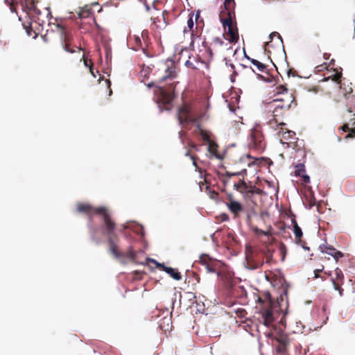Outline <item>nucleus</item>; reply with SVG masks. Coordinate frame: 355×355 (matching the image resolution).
Segmentation results:
<instances>
[{"label":"nucleus","instance_id":"34","mask_svg":"<svg viewBox=\"0 0 355 355\" xmlns=\"http://www.w3.org/2000/svg\"><path fill=\"white\" fill-rule=\"evenodd\" d=\"M275 89H276L275 93L277 94H283V96H284L285 94H288V89L286 88V85H281L277 86Z\"/></svg>","mask_w":355,"mask_h":355},{"label":"nucleus","instance_id":"48","mask_svg":"<svg viewBox=\"0 0 355 355\" xmlns=\"http://www.w3.org/2000/svg\"><path fill=\"white\" fill-rule=\"evenodd\" d=\"M10 10L12 12H15L17 11L15 3L14 1H12L10 3Z\"/></svg>","mask_w":355,"mask_h":355},{"label":"nucleus","instance_id":"9","mask_svg":"<svg viewBox=\"0 0 355 355\" xmlns=\"http://www.w3.org/2000/svg\"><path fill=\"white\" fill-rule=\"evenodd\" d=\"M266 108L269 112H272V119H270L268 124L271 128H275V126L279 122H283L282 119L287 113L286 106L282 107L273 101H270L266 103Z\"/></svg>","mask_w":355,"mask_h":355},{"label":"nucleus","instance_id":"26","mask_svg":"<svg viewBox=\"0 0 355 355\" xmlns=\"http://www.w3.org/2000/svg\"><path fill=\"white\" fill-rule=\"evenodd\" d=\"M264 259L266 263H270L272 259L273 251L268 249L267 246H263Z\"/></svg>","mask_w":355,"mask_h":355},{"label":"nucleus","instance_id":"3","mask_svg":"<svg viewBox=\"0 0 355 355\" xmlns=\"http://www.w3.org/2000/svg\"><path fill=\"white\" fill-rule=\"evenodd\" d=\"M263 246L247 244L245 249L246 268L250 270L259 269L264 263Z\"/></svg>","mask_w":355,"mask_h":355},{"label":"nucleus","instance_id":"50","mask_svg":"<svg viewBox=\"0 0 355 355\" xmlns=\"http://www.w3.org/2000/svg\"><path fill=\"white\" fill-rule=\"evenodd\" d=\"M323 268H324V266H322V268H320V269H316L314 270V273H315L314 277L315 278H318L319 277L318 273L322 272L323 270Z\"/></svg>","mask_w":355,"mask_h":355},{"label":"nucleus","instance_id":"20","mask_svg":"<svg viewBox=\"0 0 355 355\" xmlns=\"http://www.w3.org/2000/svg\"><path fill=\"white\" fill-rule=\"evenodd\" d=\"M246 173H247V170L245 168L242 169L241 171L234 172V173H231L230 171H225V173L221 174V176L223 178L222 181L224 184H227V183L230 182V178L232 177L242 175L243 173L246 174Z\"/></svg>","mask_w":355,"mask_h":355},{"label":"nucleus","instance_id":"46","mask_svg":"<svg viewBox=\"0 0 355 355\" xmlns=\"http://www.w3.org/2000/svg\"><path fill=\"white\" fill-rule=\"evenodd\" d=\"M82 59L84 61V65L87 67H89V65L91 64V62L90 61H92L91 60H88L87 58H85V54L83 55V57H82Z\"/></svg>","mask_w":355,"mask_h":355},{"label":"nucleus","instance_id":"49","mask_svg":"<svg viewBox=\"0 0 355 355\" xmlns=\"http://www.w3.org/2000/svg\"><path fill=\"white\" fill-rule=\"evenodd\" d=\"M90 62H91V64L89 65V71H90L91 74L94 78H96V75L95 74V72L94 71L93 62H92V61H90Z\"/></svg>","mask_w":355,"mask_h":355},{"label":"nucleus","instance_id":"39","mask_svg":"<svg viewBox=\"0 0 355 355\" xmlns=\"http://www.w3.org/2000/svg\"><path fill=\"white\" fill-rule=\"evenodd\" d=\"M151 19L153 20V24L156 26L157 28V24H162V21L160 17H152Z\"/></svg>","mask_w":355,"mask_h":355},{"label":"nucleus","instance_id":"4","mask_svg":"<svg viewBox=\"0 0 355 355\" xmlns=\"http://www.w3.org/2000/svg\"><path fill=\"white\" fill-rule=\"evenodd\" d=\"M58 28L60 31V43L64 51L69 53L83 51L81 47L74 44L73 35L70 30L61 25H58Z\"/></svg>","mask_w":355,"mask_h":355},{"label":"nucleus","instance_id":"54","mask_svg":"<svg viewBox=\"0 0 355 355\" xmlns=\"http://www.w3.org/2000/svg\"><path fill=\"white\" fill-rule=\"evenodd\" d=\"M185 64L187 66V67H191L192 68H194L192 65V63L191 62H189V60L186 62Z\"/></svg>","mask_w":355,"mask_h":355},{"label":"nucleus","instance_id":"30","mask_svg":"<svg viewBox=\"0 0 355 355\" xmlns=\"http://www.w3.org/2000/svg\"><path fill=\"white\" fill-rule=\"evenodd\" d=\"M335 275H336V277L331 278V280L340 281V282H344L343 273L339 268H336L335 269Z\"/></svg>","mask_w":355,"mask_h":355},{"label":"nucleus","instance_id":"33","mask_svg":"<svg viewBox=\"0 0 355 355\" xmlns=\"http://www.w3.org/2000/svg\"><path fill=\"white\" fill-rule=\"evenodd\" d=\"M351 126L349 133L345 137L346 139L355 137V120L352 122Z\"/></svg>","mask_w":355,"mask_h":355},{"label":"nucleus","instance_id":"64","mask_svg":"<svg viewBox=\"0 0 355 355\" xmlns=\"http://www.w3.org/2000/svg\"><path fill=\"white\" fill-rule=\"evenodd\" d=\"M354 32H355V27H354Z\"/></svg>","mask_w":355,"mask_h":355},{"label":"nucleus","instance_id":"63","mask_svg":"<svg viewBox=\"0 0 355 355\" xmlns=\"http://www.w3.org/2000/svg\"><path fill=\"white\" fill-rule=\"evenodd\" d=\"M277 353L279 355H282V354H279V353H278L277 352Z\"/></svg>","mask_w":355,"mask_h":355},{"label":"nucleus","instance_id":"44","mask_svg":"<svg viewBox=\"0 0 355 355\" xmlns=\"http://www.w3.org/2000/svg\"><path fill=\"white\" fill-rule=\"evenodd\" d=\"M349 125H351V123H345L344 124L341 128L340 129L343 131V132H349V130L350 129L351 127H349Z\"/></svg>","mask_w":355,"mask_h":355},{"label":"nucleus","instance_id":"42","mask_svg":"<svg viewBox=\"0 0 355 355\" xmlns=\"http://www.w3.org/2000/svg\"><path fill=\"white\" fill-rule=\"evenodd\" d=\"M301 177H302L303 183L307 184V183L310 182V177L308 175H306L304 173L301 175Z\"/></svg>","mask_w":355,"mask_h":355},{"label":"nucleus","instance_id":"35","mask_svg":"<svg viewBox=\"0 0 355 355\" xmlns=\"http://www.w3.org/2000/svg\"><path fill=\"white\" fill-rule=\"evenodd\" d=\"M141 37L145 44L144 47H146L148 49V44L149 42L148 31L146 30L143 31L141 33Z\"/></svg>","mask_w":355,"mask_h":355},{"label":"nucleus","instance_id":"57","mask_svg":"<svg viewBox=\"0 0 355 355\" xmlns=\"http://www.w3.org/2000/svg\"><path fill=\"white\" fill-rule=\"evenodd\" d=\"M246 158L248 159L249 160L252 159V157L250 155H246Z\"/></svg>","mask_w":355,"mask_h":355},{"label":"nucleus","instance_id":"52","mask_svg":"<svg viewBox=\"0 0 355 355\" xmlns=\"http://www.w3.org/2000/svg\"><path fill=\"white\" fill-rule=\"evenodd\" d=\"M189 147H191V148H193L195 150H199V148H198V146L196 145V144L193 143V142H191L189 144Z\"/></svg>","mask_w":355,"mask_h":355},{"label":"nucleus","instance_id":"13","mask_svg":"<svg viewBox=\"0 0 355 355\" xmlns=\"http://www.w3.org/2000/svg\"><path fill=\"white\" fill-rule=\"evenodd\" d=\"M272 101L276 103L277 104H279V105H281L282 107L286 105L287 111H288L291 109L293 105L294 107L297 105L295 97L293 96L292 94H285L282 98H275L273 99Z\"/></svg>","mask_w":355,"mask_h":355},{"label":"nucleus","instance_id":"38","mask_svg":"<svg viewBox=\"0 0 355 355\" xmlns=\"http://www.w3.org/2000/svg\"><path fill=\"white\" fill-rule=\"evenodd\" d=\"M343 253L338 250H336V252L332 255V257H334L336 262L339 260L340 258L343 257Z\"/></svg>","mask_w":355,"mask_h":355},{"label":"nucleus","instance_id":"6","mask_svg":"<svg viewBox=\"0 0 355 355\" xmlns=\"http://www.w3.org/2000/svg\"><path fill=\"white\" fill-rule=\"evenodd\" d=\"M250 146L258 153H262L266 147V141L263 134L261 127L259 125H255L250 135Z\"/></svg>","mask_w":355,"mask_h":355},{"label":"nucleus","instance_id":"21","mask_svg":"<svg viewBox=\"0 0 355 355\" xmlns=\"http://www.w3.org/2000/svg\"><path fill=\"white\" fill-rule=\"evenodd\" d=\"M135 50L137 51L139 49H141L144 54L148 55V49L146 47L143 46L141 40L138 36L135 37Z\"/></svg>","mask_w":355,"mask_h":355},{"label":"nucleus","instance_id":"22","mask_svg":"<svg viewBox=\"0 0 355 355\" xmlns=\"http://www.w3.org/2000/svg\"><path fill=\"white\" fill-rule=\"evenodd\" d=\"M209 152L216 157H218V144L213 140L207 143Z\"/></svg>","mask_w":355,"mask_h":355},{"label":"nucleus","instance_id":"37","mask_svg":"<svg viewBox=\"0 0 355 355\" xmlns=\"http://www.w3.org/2000/svg\"><path fill=\"white\" fill-rule=\"evenodd\" d=\"M96 232L94 229L91 231V238L93 241H94L96 244H99L101 243V240L96 237Z\"/></svg>","mask_w":355,"mask_h":355},{"label":"nucleus","instance_id":"41","mask_svg":"<svg viewBox=\"0 0 355 355\" xmlns=\"http://www.w3.org/2000/svg\"><path fill=\"white\" fill-rule=\"evenodd\" d=\"M186 156H189L191 157V159L193 160V166H195L196 167H197V163H196V157L195 155H191V152L190 150H187L186 154H185Z\"/></svg>","mask_w":355,"mask_h":355},{"label":"nucleus","instance_id":"16","mask_svg":"<svg viewBox=\"0 0 355 355\" xmlns=\"http://www.w3.org/2000/svg\"><path fill=\"white\" fill-rule=\"evenodd\" d=\"M119 241V237L117 236V241H116V248H117V251L119 252V254H120L119 257H116L115 256L110 250H109V252L113 255V257L116 259H120L121 257H126L128 259H129L130 261H132V262H135L136 263L137 261V254L136 252L134 251L133 248L132 246H130L127 250L126 252H121L120 250H119V246H118V242Z\"/></svg>","mask_w":355,"mask_h":355},{"label":"nucleus","instance_id":"47","mask_svg":"<svg viewBox=\"0 0 355 355\" xmlns=\"http://www.w3.org/2000/svg\"><path fill=\"white\" fill-rule=\"evenodd\" d=\"M274 36H277L278 38L281 40V42H282V38L281 37V35L277 33V32H272L270 34V40H272L273 37Z\"/></svg>","mask_w":355,"mask_h":355},{"label":"nucleus","instance_id":"19","mask_svg":"<svg viewBox=\"0 0 355 355\" xmlns=\"http://www.w3.org/2000/svg\"><path fill=\"white\" fill-rule=\"evenodd\" d=\"M225 10L221 11L220 16L229 17L233 16L235 17L234 8L235 2L234 0H225L224 2Z\"/></svg>","mask_w":355,"mask_h":355},{"label":"nucleus","instance_id":"36","mask_svg":"<svg viewBox=\"0 0 355 355\" xmlns=\"http://www.w3.org/2000/svg\"><path fill=\"white\" fill-rule=\"evenodd\" d=\"M279 252L282 256V261H284L286 253V247L283 243H281L279 245Z\"/></svg>","mask_w":355,"mask_h":355},{"label":"nucleus","instance_id":"51","mask_svg":"<svg viewBox=\"0 0 355 355\" xmlns=\"http://www.w3.org/2000/svg\"><path fill=\"white\" fill-rule=\"evenodd\" d=\"M291 75H292L293 76H297L296 71L293 69H290L288 71V76H290Z\"/></svg>","mask_w":355,"mask_h":355},{"label":"nucleus","instance_id":"40","mask_svg":"<svg viewBox=\"0 0 355 355\" xmlns=\"http://www.w3.org/2000/svg\"><path fill=\"white\" fill-rule=\"evenodd\" d=\"M89 15V12L88 10H81L78 13V17L80 19L87 18Z\"/></svg>","mask_w":355,"mask_h":355},{"label":"nucleus","instance_id":"10","mask_svg":"<svg viewBox=\"0 0 355 355\" xmlns=\"http://www.w3.org/2000/svg\"><path fill=\"white\" fill-rule=\"evenodd\" d=\"M178 119L180 125H186L198 122L200 117L194 114L190 105L184 103L178 110Z\"/></svg>","mask_w":355,"mask_h":355},{"label":"nucleus","instance_id":"32","mask_svg":"<svg viewBox=\"0 0 355 355\" xmlns=\"http://www.w3.org/2000/svg\"><path fill=\"white\" fill-rule=\"evenodd\" d=\"M295 175L296 176H301L302 174L305 173V166L302 164H300L295 166Z\"/></svg>","mask_w":355,"mask_h":355},{"label":"nucleus","instance_id":"59","mask_svg":"<svg viewBox=\"0 0 355 355\" xmlns=\"http://www.w3.org/2000/svg\"><path fill=\"white\" fill-rule=\"evenodd\" d=\"M325 274H327L329 276L331 275V272H325Z\"/></svg>","mask_w":355,"mask_h":355},{"label":"nucleus","instance_id":"5","mask_svg":"<svg viewBox=\"0 0 355 355\" xmlns=\"http://www.w3.org/2000/svg\"><path fill=\"white\" fill-rule=\"evenodd\" d=\"M258 302L260 303L261 306L259 308V314L261 316L263 324L266 327L272 325L275 320V316L271 300L270 299L263 300L261 297H259Z\"/></svg>","mask_w":355,"mask_h":355},{"label":"nucleus","instance_id":"56","mask_svg":"<svg viewBox=\"0 0 355 355\" xmlns=\"http://www.w3.org/2000/svg\"><path fill=\"white\" fill-rule=\"evenodd\" d=\"M145 7H146V10L147 11H148V10H150V7H149V6H148V4H146H146H145Z\"/></svg>","mask_w":355,"mask_h":355},{"label":"nucleus","instance_id":"8","mask_svg":"<svg viewBox=\"0 0 355 355\" xmlns=\"http://www.w3.org/2000/svg\"><path fill=\"white\" fill-rule=\"evenodd\" d=\"M286 124L284 122H279L275 128H273L275 132V136L279 140L282 144H286L288 146H291V144L294 145L295 140V132L288 130L286 127Z\"/></svg>","mask_w":355,"mask_h":355},{"label":"nucleus","instance_id":"31","mask_svg":"<svg viewBox=\"0 0 355 355\" xmlns=\"http://www.w3.org/2000/svg\"><path fill=\"white\" fill-rule=\"evenodd\" d=\"M252 231L257 235H264V236H270L271 232L270 230L268 231H264L262 230L257 227H252Z\"/></svg>","mask_w":355,"mask_h":355},{"label":"nucleus","instance_id":"23","mask_svg":"<svg viewBox=\"0 0 355 355\" xmlns=\"http://www.w3.org/2000/svg\"><path fill=\"white\" fill-rule=\"evenodd\" d=\"M248 59H249L252 64H253L257 67L259 71L264 72L266 70L267 67L263 63L255 59H251L249 57H248Z\"/></svg>","mask_w":355,"mask_h":355},{"label":"nucleus","instance_id":"29","mask_svg":"<svg viewBox=\"0 0 355 355\" xmlns=\"http://www.w3.org/2000/svg\"><path fill=\"white\" fill-rule=\"evenodd\" d=\"M334 288L336 291H338L340 296H342L343 294V289L341 286L343 284V282H340V281L331 280Z\"/></svg>","mask_w":355,"mask_h":355},{"label":"nucleus","instance_id":"55","mask_svg":"<svg viewBox=\"0 0 355 355\" xmlns=\"http://www.w3.org/2000/svg\"><path fill=\"white\" fill-rule=\"evenodd\" d=\"M329 55L328 53H324L323 55V58L325 59V60H327L329 59Z\"/></svg>","mask_w":355,"mask_h":355},{"label":"nucleus","instance_id":"15","mask_svg":"<svg viewBox=\"0 0 355 355\" xmlns=\"http://www.w3.org/2000/svg\"><path fill=\"white\" fill-rule=\"evenodd\" d=\"M291 222L293 226V233L295 234V241L300 245L304 249L309 250V248L306 245V243L302 240L303 232L298 225L295 218H292Z\"/></svg>","mask_w":355,"mask_h":355},{"label":"nucleus","instance_id":"17","mask_svg":"<svg viewBox=\"0 0 355 355\" xmlns=\"http://www.w3.org/2000/svg\"><path fill=\"white\" fill-rule=\"evenodd\" d=\"M147 260L148 261H151V262L154 263L158 267L162 268L164 271H165L166 273H168L174 279L180 280L182 279V275H181L180 272H179L177 269L165 266L164 264L158 263L155 260L150 259V258L147 259Z\"/></svg>","mask_w":355,"mask_h":355},{"label":"nucleus","instance_id":"60","mask_svg":"<svg viewBox=\"0 0 355 355\" xmlns=\"http://www.w3.org/2000/svg\"><path fill=\"white\" fill-rule=\"evenodd\" d=\"M269 46H270L269 42H266V46L269 47Z\"/></svg>","mask_w":355,"mask_h":355},{"label":"nucleus","instance_id":"28","mask_svg":"<svg viewBox=\"0 0 355 355\" xmlns=\"http://www.w3.org/2000/svg\"><path fill=\"white\" fill-rule=\"evenodd\" d=\"M24 26L28 36L31 37L33 39H35L37 37V33L33 30L31 24L27 26L24 25Z\"/></svg>","mask_w":355,"mask_h":355},{"label":"nucleus","instance_id":"12","mask_svg":"<svg viewBox=\"0 0 355 355\" xmlns=\"http://www.w3.org/2000/svg\"><path fill=\"white\" fill-rule=\"evenodd\" d=\"M231 49L230 42H225L223 38L216 37H214L211 43V46L208 48L210 55H212L213 51L222 52L224 50H228Z\"/></svg>","mask_w":355,"mask_h":355},{"label":"nucleus","instance_id":"25","mask_svg":"<svg viewBox=\"0 0 355 355\" xmlns=\"http://www.w3.org/2000/svg\"><path fill=\"white\" fill-rule=\"evenodd\" d=\"M320 249L322 253L328 254L331 256L333 255L337 250L336 248H334L332 245H320Z\"/></svg>","mask_w":355,"mask_h":355},{"label":"nucleus","instance_id":"45","mask_svg":"<svg viewBox=\"0 0 355 355\" xmlns=\"http://www.w3.org/2000/svg\"><path fill=\"white\" fill-rule=\"evenodd\" d=\"M341 76H342V73H336L334 75L333 80L334 81L339 82L340 80Z\"/></svg>","mask_w":355,"mask_h":355},{"label":"nucleus","instance_id":"27","mask_svg":"<svg viewBox=\"0 0 355 355\" xmlns=\"http://www.w3.org/2000/svg\"><path fill=\"white\" fill-rule=\"evenodd\" d=\"M198 128L199 129V134L200 135V137H202V139L206 141V142H209L210 141H211V138H210V133L203 129H202L200 128V125L198 124Z\"/></svg>","mask_w":355,"mask_h":355},{"label":"nucleus","instance_id":"61","mask_svg":"<svg viewBox=\"0 0 355 355\" xmlns=\"http://www.w3.org/2000/svg\"><path fill=\"white\" fill-rule=\"evenodd\" d=\"M166 320H167L168 322H171V318H168Z\"/></svg>","mask_w":355,"mask_h":355},{"label":"nucleus","instance_id":"7","mask_svg":"<svg viewBox=\"0 0 355 355\" xmlns=\"http://www.w3.org/2000/svg\"><path fill=\"white\" fill-rule=\"evenodd\" d=\"M235 17L233 16L223 17L220 16V20L223 24L225 33L223 37L227 35L226 40H229L230 43L236 42L239 40L238 29L236 26V22L234 21Z\"/></svg>","mask_w":355,"mask_h":355},{"label":"nucleus","instance_id":"2","mask_svg":"<svg viewBox=\"0 0 355 355\" xmlns=\"http://www.w3.org/2000/svg\"><path fill=\"white\" fill-rule=\"evenodd\" d=\"M162 69L164 71V74L160 78L158 84L155 85L154 83H151L148 85V87H155L154 92L157 95L158 101L166 103L171 100L172 85H171L168 88H165L161 84L163 81L168 79L172 80L176 77L177 67L173 61L168 60L162 64Z\"/></svg>","mask_w":355,"mask_h":355},{"label":"nucleus","instance_id":"62","mask_svg":"<svg viewBox=\"0 0 355 355\" xmlns=\"http://www.w3.org/2000/svg\"><path fill=\"white\" fill-rule=\"evenodd\" d=\"M259 78H263V76L261 75H259Z\"/></svg>","mask_w":355,"mask_h":355},{"label":"nucleus","instance_id":"53","mask_svg":"<svg viewBox=\"0 0 355 355\" xmlns=\"http://www.w3.org/2000/svg\"><path fill=\"white\" fill-rule=\"evenodd\" d=\"M265 277H266V280H267V281H268V282H272V281H271V277H270V274H268V273H266V274H265Z\"/></svg>","mask_w":355,"mask_h":355},{"label":"nucleus","instance_id":"1","mask_svg":"<svg viewBox=\"0 0 355 355\" xmlns=\"http://www.w3.org/2000/svg\"><path fill=\"white\" fill-rule=\"evenodd\" d=\"M76 211L85 214L90 217L92 214H97L102 218L103 221L102 227L107 236L108 248L115 256L119 257L120 254L116 245V241H117V235L115 233L116 225L112 220L108 208L106 207H94L89 203L78 202L76 204Z\"/></svg>","mask_w":355,"mask_h":355},{"label":"nucleus","instance_id":"24","mask_svg":"<svg viewBox=\"0 0 355 355\" xmlns=\"http://www.w3.org/2000/svg\"><path fill=\"white\" fill-rule=\"evenodd\" d=\"M168 13L166 11L162 12L161 15V19L162 21V24H157V28L159 29H164L167 25L168 24V21H167Z\"/></svg>","mask_w":355,"mask_h":355},{"label":"nucleus","instance_id":"18","mask_svg":"<svg viewBox=\"0 0 355 355\" xmlns=\"http://www.w3.org/2000/svg\"><path fill=\"white\" fill-rule=\"evenodd\" d=\"M225 205L234 216H238L243 210L242 205L231 197L225 202Z\"/></svg>","mask_w":355,"mask_h":355},{"label":"nucleus","instance_id":"43","mask_svg":"<svg viewBox=\"0 0 355 355\" xmlns=\"http://www.w3.org/2000/svg\"><path fill=\"white\" fill-rule=\"evenodd\" d=\"M187 26L190 31H191L192 28H193L194 24H193V18L191 17L187 21Z\"/></svg>","mask_w":355,"mask_h":355},{"label":"nucleus","instance_id":"14","mask_svg":"<svg viewBox=\"0 0 355 355\" xmlns=\"http://www.w3.org/2000/svg\"><path fill=\"white\" fill-rule=\"evenodd\" d=\"M200 262L202 265L205 266L207 272H216L218 262L212 259L207 254H202L200 257Z\"/></svg>","mask_w":355,"mask_h":355},{"label":"nucleus","instance_id":"58","mask_svg":"<svg viewBox=\"0 0 355 355\" xmlns=\"http://www.w3.org/2000/svg\"><path fill=\"white\" fill-rule=\"evenodd\" d=\"M315 205V202H311L310 203V208L312 207V206H314Z\"/></svg>","mask_w":355,"mask_h":355},{"label":"nucleus","instance_id":"11","mask_svg":"<svg viewBox=\"0 0 355 355\" xmlns=\"http://www.w3.org/2000/svg\"><path fill=\"white\" fill-rule=\"evenodd\" d=\"M233 187L236 191L247 196H249L250 194L252 196L262 193L261 189L257 188L254 185L247 184L243 179H240L238 182H234Z\"/></svg>","mask_w":355,"mask_h":355}]
</instances>
